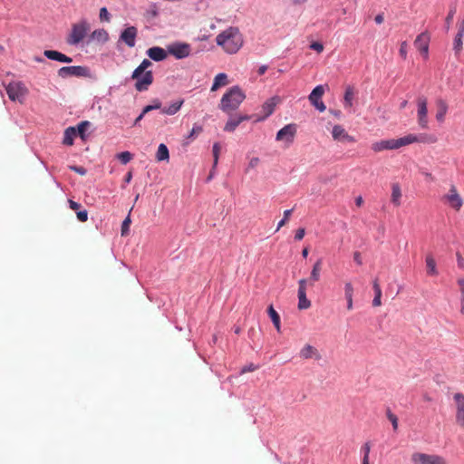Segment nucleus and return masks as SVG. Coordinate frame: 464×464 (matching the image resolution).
<instances>
[{"label": "nucleus", "instance_id": "13d9d810", "mask_svg": "<svg viewBox=\"0 0 464 464\" xmlns=\"http://www.w3.org/2000/svg\"><path fill=\"white\" fill-rule=\"evenodd\" d=\"M305 235V230L304 228L301 227V228H298L295 232V240H302L304 238Z\"/></svg>", "mask_w": 464, "mask_h": 464}, {"label": "nucleus", "instance_id": "5701e85b", "mask_svg": "<svg viewBox=\"0 0 464 464\" xmlns=\"http://www.w3.org/2000/svg\"><path fill=\"white\" fill-rule=\"evenodd\" d=\"M167 52L161 47L154 46L148 49L147 54L151 60L160 62L167 58Z\"/></svg>", "mask_w": 464, "mask_h": 464}, {"label": "nucleus", "instance_id": "f704fd0d", "mask_svg": "<svg viewBox=\"0 0 464 464\" xmlns=\"http://www.w3.org/2000/svg\"><path fill=\"white\" fill-rule=\"evenodd\" d=\"M76 136V129L73 127H69L65 130L63 135V144L71 146L73 144V140Z\"/></svg>", "mask_w": 464, "mask_h": 464}, {"label": "nucleus", "instance_id": "f8f14e48", "mask_svg": "<svg viewBox=\"0 0 464 464\" xmlns=\"http://www.w3.org/2000/svg\"><path fill=\"white\" fill-rule=\"evenodd\" d=\"M191 47L186 43H174L168 46V53L177 59H183L189 56Z\"/></svg>", "mask_w": 464, "mask_h": 464}, {"label": "nucleus", "instance_id": "20e7f679", "mask_svg": "<svg viewBox=\"0 0 464 464\" xmlns=\"http://www.w3.org/2000/svg\"><path fill=\"white\" fill-rule=\"evenodd\" d=\"M89 30L90 24L86 20L73 24L67 43L71 45L79 44L84 39Z\"/></svg>", "mask_w": 464, "mask_h": 464}, {"label": "nucleus", "instance_id": "864d4df0", "mask_svg": "<svg viewBox=\"0 0 464 464\" xmlns=\"http://www.w3.org/2000/svg\"><path fill=\"white\" fill-rule=\"evenodd\" d=\"M76 215H77V218L81 221V222H85L87 221L88 219V212L87 210L83 209V210H80V211H77L76 212Z\"/></svg>", "mask_w": 464, "mask_h": 464}, {"label": "nucleus", "instance_id": "1a4fd4ad", "mask_svg": "<svg viewBox=\"0 0 464 464\" xmlns=\"http://www.w3.org/2000/svg\"><path fill=\"white\" fill-rule=\"evenodd\" d=\"M296 130V125L289 123L277 131L276 140L277 141H285L289 146L294 142Z\"/></svg>", "mask_w": 464, "mask_h": 464}, {"label": "nucleus", "instance_id": "0e129e2a", "mask_svg": "<svg viewBox=\"0 0 464 464\" xmlns=\"http://www.w3.org/2000/svg\"><path fill=\"white\" fill-rule=\"evenodd\" d=\"M374 21L376 24H381L384 21V17L382 14H379L375 16Z\"/></svg>", "mask_w": 464, "mask_h": 464}, {"label": "nucleus", "instance_id": "8fccbe9b", "mask_svg": "<svg viewBox=\"0 0 464 464\" xmlns=\"http://www.w3.org/2000/svg\"><path fill=\"white\" fill-rule=\"evenodd\" d=\"M399 53H400V55L403 59L407 58V53H408V44H407V42L404 41V42H402L401 44Z\"/></svg>", "mask_w": 464, "mask_h": 464}, {"label": "nucleus", "instance_id": "a18cd8bd", "mask_svg": "<svg viewBox=\"0 0 464 464\" xmlns=\"http://www.w3.org/2000/svg\"><path fill=\"white\" fill-rule=\"evenodd\" d=\"M387 418L392 424V428L394 430L398 429V418L395 414H393L390 410L387 411Z\"/></svg>", "mask_w": 464, "mask_h": 464}, {"label": "nucleus", "instance_id": "e2e57ef3", "mask_svg": "<svg viewBox=\"0 0 464 464\" xmlns=\"http://www.w3.org/2000/svg\"><path fill=\"white\" fill-rule=\"evenodd\" d=\"M345 299L347 301V310H349V311L353 310V297L348 296Z\"/></svg>", "mask_w": 464, "mask_h": 464}, {"label": "nucleus", "instance_id": "6e6d98bb", "mask_svg": "<svg viewBox=\"0 0 464 464\" xmlns=\"http://www.w3.org/2000/svg\"><path fill=\"white\" fill-rule=\"evenodd\" d=\"M310 48L316 51L317 53H322L324 50V45L319 42H314L311 44Z\"/></svg>", "mask_w": 464, "mask_h": 464}, {"label": "nucleus", "instance_id": "de8ad7c7", "mask_svg": "<svg viewBox=\"0 0 464 464\" xmlns=\"http://www.w3.org/2000/svg\"><path fill=\"white\" fill-rule=\"evenodd\" d=\"M99 16L101 21L109 22L111 19V15L106 7L101 8Z\"/></svg>", "mask_w": 464, "mask_h": 464}, {"label": "nucleus", "instance_id": "423d86ee", "mask_svg": "<svg viewBox=\"0 0 464 464\" xmlns=\"http://www.w3.org/2000/svg\"><path fill=\"white\" fill-rule=\"evenodd\" d=\"M452 401L455 412V422L459 428L464 429V393H453Z\"/></svg>", "mask_w": 464, "mask_h": 464}, {"label": "nucleus", "instance_id": "dca6fc26", "mask_svg": "<svg viewBox=\"0 0 464 464\" xmlns=\"http://www.w3.org/2000/svg\"><path fill=\"white\" fill-rule=\"evenodd\" d=\"M137 34L138 30L135 26H128L121 32L119 40L131 48L135 46Z\"/></svg>", "mask_w": 464, "mask_h": 464}, {"label": "nucleus", "instance_id": "58836bf2", "mask_svg": "<svg viewBox=\"0 0 464 464\" xmlns=\"http://www.w3.org/2000/svg\"><path fill=\"white\" fill-rule=\"evenodd\" d=\"M371 149L374 152H381L383 150H387L385 140H382L373 142L371 146Z\"/></svg>", "mask_w": 464, "mask_h": 464}, {"label": "nucleus", "instance_id": "7ed1b4c3", "mask_svg": "<svg viewBox=\"0 0 464 464\" xmlns=\"http://www.w3.org/2000/svg\"><path fill=\"white\" fill-rule=\"evenodd\" d=\"M424 141H426V135L421 134L417 136L411 133L398 139L385 140L387 150H398L412 143Z\"/></svg>", "mask_w": 464, "mask_h": 464}, {"label": "nucleus", "instance_id": "7c9ffc66", "mask_svg": "<svg viewBox=\"0 0 464 464\" xmlns=\"http://www.w3.org/2000/svg\"><path fill=\"white\" fill-rule=\"evenodd\" d=\"M248 119H249L248 116H240L237 119H231V120L227 121V122L226 123V125L224 127V130L225 131H228V132H232V131H234L237 129V127L243 121H246V120H248Z\"/></svg>", "mask_w": 464, "mask_h": 464}, {"label": "nucleus", "instance_id": "4d7b16f0", "mask_svg": "<svg viewBox=\"0 0 464 464\" xmlns=\"http://www.w3.org/2000/svg\"><path fill=\"white\" fill-rule=\"evenodd\" d=\"M70 169L82 176H84L87 172L83 167L71 166Z\"/></svg>", "mask_w": 464, "mask_h": 464}, {"label": "nucleus", "instance_id": "bf43d9fd", "mask_svg": "<svg viewBox=\"0 0 464 464\" xmlns=\"http://www.w3.org/2000/svg\"><path fill=\"white\" fill-rule=\"evenodd\" d=\"M457 263L459 268L464 269V258L459 253H457Z\"/></svg>", "mask_w": 464, "mask_h": 464}, {"label": "nucleus", "instance_id": "680f3d73", "mask_svg": "<svg viewBox=\"0 0 464 464\" xmlns=\"http://www.w3.org/2000/svg\"><path fill=\"white\" fill-rule=\"evenodd\" d=\"M353 260L358 264V265H362V257H361V254L359 252H355L353 254Z\"/></svg>", "mask_w": 464, "mask_h": 464}, {"label": "nucleus", "instance_id": "2eb2a0df", "mask_svg": "<svg viewBox=\"0 0 464 464\" xmlns=\"http://www.w3.org/2000/svg\"><path fill=\"white\" fill-rule=\"evenodd\" d=\"M281 102V98L279 96H274L266 100L263 105L261 111L263 112V116L259 117L256 121H264L271 114H273L276 105Z\"/></svg>", "mask_w": 464, "mask_h": 464}, {"label": "nucleus", "instance_id": "2f4dec72", "mask_svg": "<svg viewBox=\"0 0 464 464\" xmlns=\"http://www.w3.org/2000/svg\"><path fill=\"white\" fill-rule=\"evenodd\" d=\"M425 263L427 266V273L430 276H437L438 270L436 266V261L432 255L429 254L426 256Z\"/></svg>", "mask_w": 464, "mask_h": 464}, {"label": "nucleus", "instance_id": "79ce46f5", "mask_svg": "<svg viewBox=\"0 0 464 464\" xmlns=\"http://www.w3.org/2000/svg\"><path fill=\"white\" fill-rule=\"evenodd\" d=\"M89 125V121H82L79 123L77 126L76 134L78 133L82 139H84V134Z\"/></svg>", "mask_w": 464, "mask_h": 464}, {"label": "nucleus", "instance_id": "c756f323", "mask_svg": "<svg viewBox=\"0 0 464 464\" xmlns=\"http://www.w3.org/2000/svg\"><path fill=\"white\" fill-rule=\"evenodd\" d=\"M401 187L398 183H393L392 185V196L391 200L392 204L396 207L401 205Z\"/></svg>", "mask_w": 464, "mask_h": 464}, {"label": "nucleus", "instance_id": "4c0bfd02", "mask_svg": "<svg viewBox=\"0 0 464 464\" xmlns=\"http://www.w3.org/2000/svg\"><path fill=\"white\" fill-rule=\"evenodd\" d=\"M169 158V150L167 146L163 143L159 145L158 151L156 154V159L159 161L168 160Z\"/></svg>", "mask_w": 464, "mask_h": 464}, {"label": "nucleus", "instance_id": "774afa93", "mask_svg": "<svg viewBox=\"0 0 464 464\" xmlns=\"http://www.w3.org/2000/svg\"><path fill=\"white\" fill-rule=\"evenodd\" d=\"M267 70V66L266 65H261L258 69V74L259 75H263Z\"/></svg>", "mask_w": 464, "mask_h": 464}, {"label": "nucleus", "instance_id": "37998d69", "mask_svg": "<svg viewBox=\"0 0 464 464\" xmlns=\"http://www.w3.org/2000/svg\"><path fill=\"white\" fill-rule=\"evenodd\" d=\"M131 221H130V216H128L122 222L121 224V236L122 237H125L129 234V230H130V225Z\"/></svg>", "mask_w": 464, "mask_h": 464}, {"label": "nucleus", "instance_id": "72a5a7b5", "mask_svg": "<svg viewBox=\"0 0 464 464\" xmlns=\"http://www.w3.org/2000/svg\"><path fill=\"white\" fill-rule=\"evenodd\" d=\"M151 62L148 59H144L141 63L133 71L131 78H137L140 76L146 70L151 66Z\"/></svg>", "mask_w": 464, "mask_h": 464}, {"label": "nucleus", "instance_id": "ea45409f", "mask_svg": "<svg viewBox=\"0 0 464 464\" xmlns=\"http://www.w3.org/2000/svg\"><path fill=\"white\" fill-rule=\"evenodd\" d=\"M117 158L122 164H127L132 160V154L129 151H123L117 155Z\"/></svg>", "mask_w": 464, "mask_h": 464}, {"label": "nucleus", "instance_id": "473e14b6", "mask_svg": "<svg viewBox=\"0 0 464 464\" xmlns=\"http://www.w3.org/2000/svg\"><path fill=\"white\" fill-rule=\"evenodd\" d=\"M267 313H268V315L271 318L276 331L278 333H280L281 332L280 316H279L278 313L275 310V308L272 304L268 306Z\"/></svg>", "mask_w": 464, "mask_h": 464}, {"label": "nucleus", "instance_id": "412c9836", "mask_svg": "<svg viewBox=\"0 0 464 464\" xmlns=\"http://www.w3.org/2000/svg\"><path fill=\"white\" fill-rule=\"evenodd\" d=\"M299 355L301 358L306 359V360L312 359V358H314L315 360L321 359V355H320L318 350L310 344H305L300 350Z\"/></svg>", "mask_w": 464, "mask_h": 464}, {"label": "nucleus", "instance_id": "603ef678", "mask_svg": "<svg viewBox=\"0 0 464 464\" xmlns=\"http://www.w3.org/2000/svg\"><path fill=\"white\" fill-rule=\"evenodd\" d=\"M455 14H456V8L455 7L450 8V12H449V14H448V15L446 17L447 28L450 27Z\"/></svg>", "mask_w": 464, "mask_h": 464}, {"label": "nucleus", "instance_id": "3c124183", "mask_svg": "<svg viewBox=\"0 0 464 464\" xmlns=\"http://www.w3.org/2000/svg\"><path fill=\"white\" fill-rule=\"evenodd\" d=\"M257 368L258 367L256 365H255L254 363H249L241 369L240 373L244 374L246 372H251L256 371Z\"/></svg>", "mask_w": 464, "mask_h": 464}, {"label": "nucleus", "instance_id": "cd10ccee", "mask_svg": "<svg viewBox=\"0 0 464 464\" xmlns=\"http://www.w3.org/2000/svg\"><path fill=\"white\" fill-rule=\"evenodd\" d=\"M228 84L227 75L224 72L217 74L214 78V82L211 87V92L217 91L218 88Z\"/></svg>", "mask_w": 464, "mask_h": 464}, {"label": "nucleus", "instance_id": "49530a36", "mask_svg": "<svg viewBox=\"0 0 464 464\" xmlns=\"http://www.w3.org/2000/svg\"><path fill=\"white\" fill-rule=\"evenodd\" d=\"M203 128L200 125L194 124L191 131L189 132L188 139H194L198 134L201 133Z\"/></svg>", "mask_w": 464, "mask_h": 464}, {"label": "nucleus", "instance_id": "9b49d317", "mask_svg": "<svg viewBox=\"0 0 464 464\" xmlns=\"http://www.w3.org/2000/svg\"><path fill=\"white\" fill-rule=\"evenodd\" d=\"M417 105H418V111H417V117H418V123L420 128L427 129L428 128V102L427 98L424 96H420L417 99Z\"/></svg>", "mask_w": 464, "mask_h": 464}, {"label": "nucleus", "instance_id": "4468645a", "mask_svg": "<svg viewBox=\"0 0 464 464\" xmlns=\"http://www.w3.org/2000/svg\"><path fill=\"white\" fill-rule=\"evenodd\" d=\"M307 284L308 280L305 278L298 281V308L300 310L308 309L311 306V302L306 297Z\"/></svg>", "mask_w": 464, "mask_h": 464}, {"label": "nucleus", "instance_id": "69168bd1", "mask_svg": "<svg viewBox=\"0 0 464 464\" xmlns=\"http://www.w3.org/2000/svg\"><path fill=\"white\" fill-rule=\"evenodd\" d=\"M152 110H158L161 108V102L158 100H155L153 102V104H151Z\"/></svg>", "mask_w": 464, "mask_h": 464}, {"label": "nucleus", "instance_id": "f03ea898", "mask_svg": "<svg viewBox=\"0 0 464 464\" xmlns=\"http://www.w3.org/2000/svg\"><path fill=\"white\" fill-rule=\"evenodd\" d=\"M246 99V94L238 86H233L227 91L220 101L219 109L224 112L237 110Z\"/></svg>", "mask_w": 464, "mask_h": 464}, {"label": "nucleus", "instance_id": "c9c22d12", "mask_svg": "<svg viewBox=\"0 0 464 464\" xmlns=\"http://www.w3.org/2000/svg\"><path fill=\"white\" fill-rule=\"evenodd\" d=\"M354 96V91L353 86H347L343 97V102L345 108H351L353 106V100Z\"/></svg>", "mask_w": 464, "mask_h": 464}, {"label": "nucleus", "instance_id": "39448f33", "mask_svg": "<svg viewBox=\"0 0 464 464\" xmlns=\"http://www.w3.org/2000/svg\"><path fill=\"white\" fill-rule=\"evenodd\" d=\"M411 464H448L446 459L438 454L415 451L411 455Z\"/></svg>", "mask_w": 464, "mask_h": 464}, {"label": "nucleus", "instance_id": "5fc2aeb1", "mask_svg": "<svg viewBox=\"0 0 464 464\" xmlns=\"http://www.w3.org/2000/svg\"><path fill=\"white\" fill-rule=\"evenodd\" d=\"M362 450L363 452V459H369V454L371 451V444L370 442H366L362 445Z\"/></svg>", "mask_w": 464, "mask_h": 464}, {"label": "nucleus", "instance_id": "ddd939ff", "mask_svg": "<svg viewBox=\"0 0 464 464\" xmlns=\"http://www.w3.org/2000/svg\"><path fill=\"white\" fill-rule=\"evenodd\" d=\"M324 93V86L317 85L310 93L308 99L310 102L321 112L324 111L326 107L322 101V97Z\"/></svg>", "mask_w": 464, "mask_h": 464}, {"label": "nucleus", "instance_id": "a19ab883", "mask_svg": "<svg viewBox=\"0 0 464 464\" xmlns=\"http://www.w3.org/2000/svg\"><path fill=\"white\" fill-rule=\"evenodd\" d=\"M220 149H221V147L218 142L214 143L213 150H212L213 158H214L213 168H215L218 165Z\"/></svg>", "mask_w": 464, "mask_h": 464}, {"label": "nucleus", "instance_id": "bb28decb", "mask_svg": "<svg viewBox=\"0 0 464 464\" xmlns=\"http://www.w3.org/2000/svg\"><path fill=\"white\" fill-rule=\"evenodd\" d=\"M91 39L98 44H105L109 40V34L105 29H97L92 33Z\"/></svg>", "mask_w": 464, "mask_h": 464}, {"label": "nucleus", "instance_id": "f257e3e1", "mask_svg": "<svg viewBox=\"0 0 464 464\" xmlns=\"http://www.w3.org/2000/svg\"><path fill=\"white\" fill-rule=\"evenodd\" d=\"M216 42L226 53L233 54L239 51L244 41L237 28L229 27L217 36Z\"/></svg>", "mask_w": 464, "mask_h": 464}, {"label": "nucleus", "instance_id": "4be33fe9", "mask_svg": "<svg viewBox=\"0 0 464 464\" xmlns=\"http://www.w3.org/2000/svg\"><path fill=\"white\" fill-rule=\"evenodd\" d=\"M44 56L50 60L58 61L61 63H70L72 62V59L58 51L54 50H45L44 53Z\"/></svg>", "mask_w": 464, "mask_h": 464}, {"label": "nucleus", "instance_id": "e433bc0d", "mask_svg": "<svg viewBox=\"0 0 464 464\" xmlns=\"http://www.w3.org/2000/svg\"><path fill=\"white\" fill-rule=\"evenodd\" d=\"M457 285L459 286V303H460V308L459 313L464 315V278H459L457 280Z\"/></svg>", "mask_w": 464, "mask_h": 464}, {"label": "nucleus", "instance_id": "0eeeda50", "mask_svg": "<svg viewBox=\"0 0 464 464\" xmlns=\"http://www.w3.org/2000/svg\"><path fill=\"white\" fill-rule=\"evenodd\" d=\"M58 76L67 78L70 76L91 78V70L86 66H64L59 69Z\"/></svg>", "mask_w": 464, "mask_h": 464}, {"label": "nucleus", "instance_id": "393cba45", "mask_svg": "<svg viewBox=\"0 0 464 464\" xmlns=\"http://www.w3.org/2000/svg\"><path fill=\"white\" fill-rule=\"evenodd\" d=\"M462 37H464V20H461L458 24V34L454 39V50L456 53H459L462 50Z\"/></svg>", "mask_w": 464, "mask_h": 464}, {"label": "nucleus", "instance_id": "6ab92c4d", "mask_svg": "<svg viewBox=\"0 0 464 464\" xmlns=\"http://www.w3.org/2000/svg\"><path fill=\"white\" fill-rule=\"evenodd\" d=\"M334 140L339 141L354 142V138L350 136L341 125H334L332 130Z\"/></svg>", "mask_w": 464, "mask_h": 464}, {"label": "nucleus", "instance_id": "09e8293b", "mask_svg": "<svg viewBox=\"0 0 464 464\" xmlns=\"http://www.w3.org/2000/svg\"><path fill=\"white\" fill-rule=\"evenodd\" d=\"M344 295H345V298L348 296H351V297L353 296V286L352 283H350V282L345 283Z\"/></svg>", "mask_w": 464, "mask_h": 464}, {"label": "nucleus", "instance_id": "c85d7f7f", "mask_svg": "<svg viewBox=\"0 0 464 464\" xmlns=\"http://www.w3.org/2000/svg\"><path fill=\"white\" fill-rule=\"evenodd\" d=\"M372 288L374 291V298L372 300V305L377 307L382 305V289L379 284L378 278L374 279L372 282Z\"/></svg>", "mask_w": 464, "mask_h": 464}, {"label": "nucleus", "instance_id": "052dcab7", "mask_svg": "<svg viewBox=\"0 0 464 464\" xmlns=\"http://www.w3.org/2000/svg\"><path fill=\"white\" fill-rule=\"evenodd\" d=\"M69 206L72 210H75L76 212L80 208L81 205L72 199L69 200Z\"/></svg>", "mask_w": 464, "mask_h": 464}, {"label": "nucleus", "instance_id": "a211bd4d", "mask_svg": "<svg viewBox=\"0 0 464 464\" xmlns=\"http://www.w3.org/2000/svg\"><path fill=\"white\" fill-rule=\"evenodd\" d=\"M429 43L430 35L427 33H421L414 41L415 47L424 55L425 58H428Z\"/></svg>", "mask_w": 464, "mask_h": 464}, {"label": "nucleus", "instance_id": "aec40b11", "mask_svg": "<svg viewBox=\"0 0 464 464\" xmlns=\"http://www.w3.org/2000/svg\"><path fill=\"white\" fill-rule=\"evenodd\" d=\"M436 104V120L439 122H443L445 121V116L449 110V105L447 102L441 98H439L435 102Z\"/></svg>", "mask_w": 464, "mask_h": 464}, {"label": "nucleus", "instance_id": "b1692460", "mask_svg": "<svg viewBox=\"0 0 464 464\" xmlns=\"http://www.w3.org/2000/svg\"><path fill=\"white\" fill-rule=\"evenodd\" d=\"M323 266V260L319 258L313 266L310 277L307 279L308 284L311 285H314V283L318 282L320 280V275Z\"/></svg>", "mask_w": 464, "mask_h": 464}, {"label": "nucleus", "instance_id": "338daca9", "mask_svg": "<svg viewBox=\"0 0 464 464\" xmlns=\"http://www.w3.org/2000/svg\"><path fill=\"white\" fill-rule=\"evenodd\" d=\"M259 162V159L258 158H253L251 159L250 162H249V167L251 168H255Z\"/></svg>", "mask_w": 464, "mask_h": 464}, {"label": "nucleus", "instance_id": "f3484780", "mask_svg": "<svg viewBox=\"0 0 464 464\" xmlns=\"http://www.w3.org/2000/svg\"><path fill=\"white\" fill-rule=\"evenodd\" d=\"M136 80L135 88L139 92H143L148 90L149 86L153 82V75L151 71H147L143 72L140 76L137 78H133Z\"/></svg>", "mask_w": 464, "mask_h": 464}, {"label": "nucleus", "instance_id": "a878e982", "mask_svg": "<svg viewBox=\"0 0 464 464\" xmlns=\"http://www.w3.org/2000/svg\"><path fill=\"white\" fill-rule=\"evenodd\" d=\"M184 103L183 99L177 100L176 102H172L169 106L164 107L161 109V113L166 115H175L182 107Z\"/></svg>", "mask_w": 464, "mask_h": 464}, {"label": "nucleus", "instance_id": "6e6552de", "mask_svg": "<svg viewBox=\"0 0 464 464\" xmlns=\"http://www.w3.org/2000/svg\"><path fill=\"white\" fill-rule=\"evenodd\" d=\"M6 92L10 100L21 102L27 94V89L21 82H10L6 88Z\"/></svg>", "mask_w": 464, "mask_h": 464}, {"label": "nucleus", "instance_id": "c03bdc74", "mask_svg": "<svg viewBox=\"0 0 464 464\" xmlns=\"http://www.w3.org/2000/svg\"><path fill=\"white\" fill-rule=\"evenodd\" d=\"M292 211H293V209L285 210L284 218L281 221H279L277 227H276V231H278L282 227H284L286 224V222L288 221V219L291 216Z\"/></svg>", "mask_w": 464, "mask_h": 464}, {"label": "nucleus", "instance_id": "9d476101", "mask_svg": "<svg viewBox=\"0 0 464 464\" xmlns=\"http://www.w3.org/2000/svg\"><path fill=\"white\" fill-rule=\"evenodd\" d=\"M443 199L456 211H459L463 206V199L455 185L450 186L449 192L443 196Z\"/></svg>", "mask_w": 464, "mask_h": 464}]
</instances>
